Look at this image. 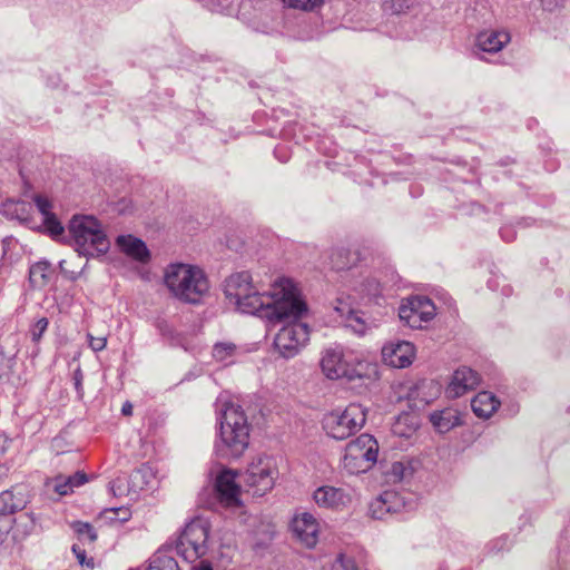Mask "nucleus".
<instances>
[{
  "label": "nucleus",
  "mask_w": 570,
  "mask_h": 570,
  "mask_svg": "<svg viewBox=\"0 0 570 570\" xmlns=\"http://www.w3.org/2000/svg\"><path fill=\"white\" fill-rule=\"evenodd\" d=\"M224 294L237 311L264 318L286 320L306 309V303L288 278L275 282L271 292L261 293L249 272H237L225 279Z\"/></svg>",
  "instance_id": "f257e3e1"
},
{
  "label": "nucleus",
  "mask_w": 570,
  "mask_h": 570,
  "mask_svg": "<svg viewBox=\"0 0 570 570\" xmlns=\"http://www.w3.org/2000/svg\"><path fill=\"white\" fill-rule=\"evenodd\" d=\"M215 453L223 459L242 456L249 444L250 425L242 406L226 403L219 413Z\"/></svg>",
  "instance_id": "f03ea898"
},
{
  "label": "nucleus",
  "mask_w": 570,
  "mask_h": 570,
  "mask_svg": "<svg viewBox=\"0 0 570 570\" xmlns=\"http://www.w3.org/2000/svg\"><path fill=\"white\" fill-rule=\"evenodd\" d=\"M164 283L173 296L191 304L198 303L209 289L205 273L197 266L183 263L167 266Z\"/></svg>",
  "instance_id": "7ed1b4c3"
},
{
  "label": "nucleus",
  "mask_w": 570,
  "mask_h": 570,
  "mask_svg": "<svg viewBox=\"0 0 570 570\" xmlns=\"http://www.w3.org/2000/svg\"><path fill=\"white\" fill-rule=\"evenodd\" d=\"M69 233L75 249L83 256L106 254L110 243L101 224L94 216H73L69 223Z\"/></svg>",
  "instance_id": "20e7f679"
},
{
  "label": "nucleus",
  "mask_w": 570,
  "mask_h": 570,
  "mask_svg": "<svg viewBox=\"0 0 570 570\" xmlns=\"http://www.w3.org/2000/svg\"><path fill=\"white\" fill-rule=\"evenodd\" d=\"M366 421V409L358 403L348 404L345 410H335L323 419L327 435L335 440H345L360 431Z\"/></svg>",
  "instance_id": "39448f33"
},
{
  "label": "nucleus",
  "mask_w": 570,
  "mask_h": 570,
  "mask_svg": "<svg viewBox=\"0 0 570 570\" xmlns=\"http://www.w3.org/2000/svg\"><path fill=\"white\" fill-rule=\"evenodd\" d=\"M306 313L307 308L299 316L286 320L268 318L272 322L287 323L278 331L274 340L275 348L285 358L294 357L309 340L308 326L298 321Z\"/></svg>",
  "instance_id": "423d86ee"
},
{
  "label": "nucleus",
  "mask_w": 570,
  "mask_h": 570,
  "mask_svg": "<svg viewBox=\"0 0 570 570\" xmlns=\"http://www.w3.org/2000/svg\"><path fill=\"white\" fill-rule=\"evenodd\" d=\"M379 444L370 434H361L345 448L343 466L351 474L370 470L377 460Z\"/></svg>",
  "instance_id": "0eeeda50"
},
{
  "label": "nucleus",
  "mask_w": 570,
  "mask_h": 570,
  "mask_svg": "<svg viewBox=\"0 0 570 570\" xmlns=\"http://www.w3.org/2000/svg\"><path fill=\"white\" fill-rule=\"evenodd\" d=\"M209 525L204 519L191 520L183 530L178 542L177 552L184 560L194 563L208 551Z\"/></svg>",
  "instance_id": "6e6552de"
},
{
  "label": "nucleus",
  "mask_w": 570,
  "mask_h": 570,
  "mask_svg": "<svg viewBox=\"0 0 570 570\" xmlns=\"http://www.w3.org/2000/svg\"><path fill=\"white\" fill-rule=\"evenodd\" d=\"M278 472L271 458H258L246 470L244 482L253 495L262 497L272 490Z\"/></svg>",
  "instance_id": "1a4fd4ad"
},
{
  "label": "nucleus",
  "mask_w": 570,
  "mask_h": 570,
  "mask_svg": "<svg viewBox=\"0 0 570 570\" xmlns=\"http://www.w3.org/2000/svg\"><path fill=\"white\" fill-rule=\"evenodd\" d=\"M322 372L330 380L362 377V373L346 358L341 346L325 348L320 361Z\"/></svg>",
  "instance_id": "9d476101"
},
{
  "label": "nucleus",
  "mask_w": 570,
  "mask_h": 570,
  "mask_svg": "<svg viewBox=\"0 0 570 570\" xmlns=\"http://www.w3.org/2000/svg\"><path fill=\"white\" fill-rule=\"evenodd\" d=\"M399 316L407 326L420 328L423 323L431 321L435 316V306L425 296H414L401 304Z\"/></svg>",
  "instance_id": "9b49d317"
},
{
  "label": "nucleus",
  "mask_w": 570,
  "mask_h": 570,
  "mask_svg": "<svg viewBox=\"0 0 570 570\" xmlns=\"http://www.w3.org/2000/svg\"><path fill=\"white\" fill-rule=\"evenodd\" d=\"M214 487L217 499L223 505L234 508L240 504V487L236 482V473L233 470L220 471Z\"/></svg>",
  "instance_id": "f8f14e48"
},
{
  "label": "nucleus",
  "mask_w": 570,
  "mask_h": 570,
  "mask_svg": "<svg viewBox=\"0 0 570 570\" xmlns=\"http://www.w3.org/2000/svg\"><path fill=\"white\" fill-rule=\"evenodd\" d=\"M415 356V347L412 343L401 341L396 343L385 344L382 348V357L385 364L404 368L412 364Z\"/></svg>",
  "instance_id": "ddd939ff"
},
{
  "label": "nucleus",
  "mask_w": 570,
  "mask_h": 570,
  "mask_svg": "<svg viewBox=\"0 0 570 570\" xmlns=\"http://www.w3.org/2000/svg\"><path fill=\"white\" fill-rule=\"evenodd\" d=\"M480 382L479 374L470 367L462 366L454 371L446 387V395L458 399L469 391L474 390Z\"/></svg>",
  "instance_id": "4468645a"
},
{
  "label": "nucleus",
  "mask_w": 570,
  "mask_h": 570,
  "mask_svg": "<svg viewBox=\"0 0 570 570\" xmlns=\"http://www.w3.org/2000/svg\"><path fill=\"white\" fill-rule=\"evenodd\" d=\"M405 507L403 498L395 491H384L370 504V513L373 519L382 520L387 514L399 513Z\"/></svg>",
  "instance_id": "2eb2a0df"
},
{
  "label": "nucleus",
  "mask_w": 570,
  "mask_h": 570,
  "mask_svg": "<svg viewBox=\"0 0 570 570\" xmlns=\"http://www.w3.org/2000/svg\"><path fill=\"white\" fill-rule=\"evenodd\" d=\"M292 530L297 539L307 548H313L317 542L318 523L307 512L296 515L292 522Z\"/></svg>",
  "instance_id": "dca6fc26"
},
{
  "label": "nucleus",
  "mask_w": 570,
  "mask_h": 570,
  "mask_svg": "<svg viewBox=\"0 0 570 570\" xmlns=\"http://www.w3.org/2000/svg\"><path fill=\"white\" fill-rule=\"evenodd\" d=\"M335 312L343 320L346 327H350L355 334L364 335L373 326L372 322L365 317L364 313L354 311L350 305L341 299L334 307Z\"/></svg>",
  "instance_id": "f3484780"
},
{
  "label": "nucleus",
  "mask_w": 570,
  "mask_h": 570,
  "mask_svg": "<svg viewBox=\"0 0 570 570\" xmlns=\"http://www.w3.org/2000/svg\"><path fill=\"white\" fill-rule=\"evenodd\" d=\"M314 501L318 507L326 509H340L351 502V497L343 489L323 485L315 490Z\"/></svg>",
  "instance_id": "a211bd4d"
},
{
  "label": "nucleus",
  "mask_w": 570,
  "mask_h": 570,
  "mask_svg": "<svg viewBox=\"0 0 570 570\" xmlns=\"http://www.w3.org/2000/svg\"><path fill=\"white\" fill-rule=\"evenodd\" d=\"M429 419L438 433H448L463 424L460 411L454 407L433 411L430 413Z\"/></svg>",
  "instance_id": "6ab92c4d"
},
{
  "label": "nucleus",
  "mask_w": 570,
  "mask_h": 570,
  "mask_svg": "<svg viewBox=\"0 0 570 570\" xmlns=\"http://www.w3.org/2000/svg\"><path fill=\"white\" fill-rule=\"evenodd\" d=\"M510 41L507 31L485 30L478 35L476 47L484 52H498Z\"/></svg>",
  "instance_id": "aec40b11"
},
{
  "label": "nucleus",
  "mask_w": 570,
  "mask_h": 570,
  "mask_svg": "<svg viewBox=\"0 0 570 570\" xmlns=\"http://www.w3.org/2000/svg\"><path fill=\"white\" fill-rule=\"evenodd\" d=\"M118 247L131 258L145 263L149 259V250L146 244L131 235H121L117 238Z\"/></svg>",
  "instance_id": "412c9836"
},
{
  "label": "nucleus",
  "mask_w": 570,
  "mask_h": 570,
  "mask_svg": "<svg viewBox=\"0 0 570 570\" xmlns=\"http://www.w3.org/2000/svg\"><path fill=\"white\" fill-rule=\"evenodd\" d=\"M28 503L23 491L13 488L0 493V515H7L21 511Z\"/></svg>",
  "instance_id": "4be33fe9"
},
{
  "label": "nucleus",
  "mask_w": 570,
  "mask_h": 570,
  "mask_svg": "<svg viewBox=\"0 0 570 570\" xmlns=\"http://www.w3.org/2000/svg\"><path fill=\"white\" fill-rule=\"evenodd\" d=\"M499 406L500 402L488 391L478 393L471 401L472 411L481 419L490 417Z\"/></svg>",
  "instance_id": "5701e85b"
},
{
  "label": "nucleus",
  "mask_w": 570,
  "mask_h": 570,
  "mask_svg": "<svg viewBox=\"0 0 570 570\" xmlns=\"http://www.w3.org/2000/svg\"><path fill=\"white\" fill-rule=\"evenodd\" d=\"M87 482V475L83 472H76L72 475H58L52 480L55 492L59 495H67L73 491L75 488L80 487Z\"/></svg>",
  "instance_id": "b1692460"
},
{
  "label": "nucleus",
  "mask_w": 570,
  "mask_h": 570,
  "mask_svg": "<svg viewBox=\"0 0 570 570\" xmlns=\"http://www.w3.org/2000/svg\"><path fill=\"white\" fill-rule=\"evenodd\" d=\"M131 518V511L127 507L108 508L102 510L97 520L106 524H122Z\"/></svg>",
  "instance_id": "393cba45"
},
{
  "label": "nucleus",
  "mask_w": 570,
  "mask_h": 570,
  "mask_svg": "<svg viewBox=\"0 0 570 570\" xmlns=\"http://www.w3.org/2000/svg\"><path fill=\"white\" fill-rule=\"evenodd\" d=\"M30 205L22 200L8 199L0 206V213L11 219L23 220L28 217Z\"/></svg>",
  "instance_id": "a878e982"
},
{
  "label": "nucleus",
  "mask_w": 570,
  "mask_h": 570,
  "mask_svg": "<svg viewBox=\"0 0 570 570\" xmlns=\"http://www.w3.org/2000/svg\"><path fill=\"white\" fill-rule=\"evenodd\" d=\"M417 423L414 417L410 414L400 415L392 425V432L394 435L410 439L416 431Z\"/></svg>",
  "instance_id": "bb28decb"
},
{
  "label": "nucleus",
  "mask_w": 570,
  "mask_h": 570,
  "mask_svg": "<svg viewBox=\"0 0 570 570\" xmlns=\"http://www.w3.org/2000/svg\"><path fill=\"white\" fill-rule=\"evenodd\" d=\"M50 264L38 262L30 267L29 281L33 287H43L49 281Z\"/></svg>",
  "instance_id": "cd10ccee"
},
{
  "label": "nucleus",
  "mask_w": 570,
  "mask_h": 570,
  "mask_svg": "<svg viewBox=\"0 0 570 570\" xmlns=\"http://www.w3.org/2000/svg\"><path fill=\"white\" fill-rule=\"evenodd\" d=\"M145 570H180L175 558L164 553H155Z\"/></svg>",
  "instance_id": "c85d7f7f"
},
{
  "label": "nucleus",
  "mask_w": 570,
  "mask_h": 570,
  "mask_svg": "<svg viewBox=\"0 0 570 570\" xmlns=\"http://www.w3.org/2000/svg\"><path fill=\"white\" fill-rule=\"evenodd\" d=\"M71 528L82 543H94L98 538L95 528L88 522L76 521Z\"/></svg>",
  "instance_id": "c756f323"
},
{
  "label": "nucleus",
  "mask_w": 570,
  "mask_h": 570,
  "mask_svg": "<svg viewBox=\"0 0 570 570\" xmlns=\"http://www.w3.org/2000/svg\"><path fill=\"white\" fill-rule=\"evenodd\" d=\"M236 345L230 342L216 343L213 347V357L218 362L232 363Z\"/></svg>",
  "instance_id": "7c9ffc66"
},
{
  "label": "nucleus",
  "mask_w": 570,
  "mask_h": 570,
  "mask_svg": "<svg viewBox=\"0 0 570 570\" xmlns=\"http://www.w3.org/2000/svg\"><path fill=\"white\" fill-rule=\"evenodd\" d=\"M409 474H411L410 468L400 461L393 462L387 472L392 482H400Z\"/></svg>",
  "instance_id": "2f4dec72"
},
{
  "label": "nucleus",
  "mask_w": 570,
  "mask_h": 570,
  "mask_svg": "<svg viewBox=\"0 0 570 570\" xmlns=\"http://www.w3.org/2000/svg\"><path fill=\"white\" fill-rule=\"evenodd\" d=\"M348 256H350V252L344 250V249H341V250H337L336 253H334L332 255L333 268H335L337 271L348 268L351 266V261H350Z\"/></svg>",
  "instance_id": "473e14b6"
},
{
  "label": "nucleus",
  "mask_w": 570,
  "mask_h": 570,
  "mask_svg": "<svg viewBox=\"0 0 570 570\" xmlns=\"http://www.w3.org/2000/svg\"><path fill=\"white\" fill-rule=\"evenodd\" d=\"M43 225L52 237L61 236L63 233V227L55 214L43 218Z\"/></svg>",
  "instance_id": "72a5a7b5"
},
{
  "label": "nucleus",
  "mask_w": 570,
  "mask_h": 570,
  "mask_svg": "<svg viewBox=\"0 0 570 570\" xmlns=\"http://www.w3.org/2000/svg\"><path fill=\"white\" fill-rule=\"evenodd\" d=\"M48 325L49 321L46 317H41L35 323V325L30 330V335L33 343L38 344L40 342L42 335L48 328Z\"/></svg>",
  "instance_id": "f704fd0d"
},
{
  "label": "nucleus",
  "mask_w": 570,
  "mask_h": 570,
  "mask_svg": "<svg viewBox=\"0 0 570 570\" xmlns=\"http://www.w3.org/2000/svg\"><path fill=\"white\" fill-rule=\"evenodd\" d=\"M323 0H283L284 4L289 8L301 10H313L315 7L322 3Z\"/></svg>",
  "instance_id": "c9c22d12"
},
{
  "label": "nucleus",
  "mask_w": 570,
  "mask_h": 570,
  "mask_svg": "<svg viewBox=\"0 0 570 570\" xmlns=\"http://www.w3.org/2000/svg\"><path fill=\"white\" fill-rule=\"evenodd\" d=\"M71 550L81 567L87 568L89 570L94 569V567H95L94 559L87 558L85 549H81L78 544H73Z\"/></svg>",
  "instance_id": "e433bc0d"
},
{
  "label": "nucleus",
  "mask_w": 570,
  "mask_h": 570,
  "mask_svg": "<svg viewBox=\"0 0 570 570\" xmlns=\"http://www.w3.org/2000/svg\"><path fill=\"white\" fill-rule=\"evenodd\" d=\"M33 200H35V204H36L38 210L40 212V214L42 215L43 218H46L52 214L51 213L52 205L48 198H46L41 195H36Z\"/></svg>",
  "instance_id": "4c0bfd02"
},
{
  "label": "nucleus",
  "mask_w": 570,
  "mask_h": 570,
  "mask_svg": "<svg viewBox=\"0 0 570 570\" xmlns=\"http://www.w3.org/2000/svg\"><path fill=\"white\" fill-rule=\"evenodd\" d=\"M89 347L94 352H100L107 346V336H94L91 333H87Z\"/></svg>",
  "instance_id": "58836bf2"
},
{
  "label": "nucleus",
  "mask_w": 570,
  "mask_h": 570,
  "mask_svg": "<svg viewBox=\"0 0 570 570\" xmlns=\"http://www.w3.org/2000/svg\"><path fill=\"white\" fill-rule=\"evenodd\" d=\"M332 570H357L353 559L340 556L333 563Z\"/></svg>",
  "instance_id": "ea45409f"
},
{
  "label": "nucleus",
  "mask_w": 570,
  "mask_h": 570,
  "mask_svg": "<svg viewBox=\"0 0 570 570\" xmlns=\"http://www.w3.org/2000/svg\"><path fill=\"white\" fill-rule=\"evenodd\" d=\"M82 371L80 367H77L73 372V382H75V389L77 391V394L81 397L83 395V387H82Z\"/></svg>",
  "instance_id": "a19ab883"
},
{
  "label": "nucleus",
  "mask_w": 570,
  "mask_h": 570,
  "mask_svg": "<svg viewBox=\"0 0 570 570\" xmlns=\"http://www.w3.org/2000/svg\"><path fill=\"white\" fill-rule=\"evenodd\" d=\"M561 2L562 0H540L542 8L547 11L554 10Z\"/></svg>",
  "instance_id": "79ce46f5"
},
{
  "label": "nucleus",
  "mask_w": 570,
  "mask_h": 570,
  "mask_svg": "<svg viewBox=\"0 0 570 570\" xmlns=\"http://www.w3.org/2000/svg\"><path fill=\"white\" fill-rule=\"evenodd\" d=\"M190 570H213V567L209 561L200 560L198 563L193 564Z\"/></svg>",
  "instance_id": "37998d69"
},
{
  "label": "nucleus",
  "mask_w": 570,
  "mask_h": 570,
  "mask_svg": "<svg viewBox=\"0 0 570 570\" xmlns=\"http://www.w3.org/2000/svg\"><path fill=\"white\" fill-rule=\"evenodd\" d=\"M122 414L130 415L132 412V405L130 403H125L121 409Z\"/></svg>",
  "instance_id": "c03bdc74"
},
{
  "label": "nucleus",
  "mask_w": 570,
  "mask_h": 570,
  "mask_svg": "<svg viewBox=\"0 0 570 570\" xmlns=\"http://www.w3.org/2000/svg\"><path fill=\"white\" fill-rule=\"evenodd\" d=\"M142 475V471L139 470V471H136L135 474L132 475L134 479H137L138 476H141Z\"/></svg>",
  "instance_id": "a18cd8bd"
},
{
  "label": "nucleus",
  "mask_w": 570,
  "mask_h": 570,
  "mask_svg": "<svg viewBox=\"0 0 570 570\" xmlns=\"http://www.w3.org/2000/svg\"><path fill=\"white\" fill-rule=\"evenodd\" d=\"M376 293H377V288H375V289L372 292V294H373V295H376Z\"/></svg>",
  "instance_id": "49530a36"
}]
</instances>
